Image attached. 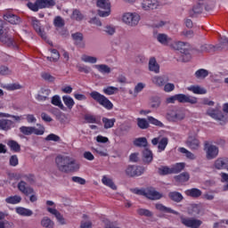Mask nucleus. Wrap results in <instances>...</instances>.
Here are the masks:
<instances>
[{
    "mask_svg": "<svg viewBox=\"0 0 228 228\" xmlns=\"http://www.w3.org/2000/svg\"><path fill=\"white\" fill-rule=\"evenodd\" d=\"M71 19L73 20L81 21V20H83V19H85V16L83 15V13H81V11H79L77 9H74L73 12L71 14Z\"/></svg>",
    "mask_w": 228,
    "mask_h": 228,
    "instance_id": "nucleus-48",
    "label": "nucleus"
},
{
    "mask_svg": "<svg viewBox=\"0 0 228 228\" xmlns=\"http://www.w3.org/2000/svg\"><path fill=\"white\" fill-rule=\"evenodd\" d=\"M145 173V168L142 166L129 165L126 169L128 177H140Z\"/></svg>",
    "mask_w": 228,
    "mask_h": 228,
    "instance_id": "nucleus-9",
    "label": "nucleus"
},
{
    "mask_svg": "<svg viewBox=\"0 0 228 228\" xmlns=\"http://www.w3.org/2000/svg\"><path fill=\"white\" fill-rule=\"evenodd\" d=\"M61 140L60 136L54 134H50L45 137L46 142H60Z\"/></svg>",
    "mask_w": 228,
    "mask_h": 228,
    "instance_id": "nucleus-63",
    "label": "nucleus"
},
{
    "mask_svg": "<svg viewBox=\"0 0 228 228\" xmlns=\"http://www.w3.org/2000/svg\"><path fill=\"white\" fill-rule=\"evenodd\" d=\"M51 102L53 104V106H58V108L61 110H65V106H63V103H61V98H60V95L53 96Z\"/></svg>",
    "mask_w": 228,
    "mask_h": 228,
    "instance_id": "nucleus-45",
    "label": "nucleus"
},
{
    "mask_svg": "<svg viewBox=\"0 0 228 228\" xmlns=\"http://www.w3.org/2000/svg\"><path fill=\"white\" fill-rule=\"evenodd\" d=\"M0 42L8 45V47H15L13 37L8 33V29L3 26V20H0Z\"/></svg>",
    "mask_w": 228,
    "mask_h": 228,
    "instance_id": "nucleus-5",
    "label": "nucleus"
},
{
    "mask_svg": "<svg viewBox=\"0 0 228 228\" xmlns=\"http://www.w3.org/2000/svg\"><path fill=\"white\" fill-rule=\"evenodd\" d=\"M215 51V45H201L200 49H198V53H213Z\"/></svg>",
    "mask_w": 228,
    "mask_h": 228,
    "instance_id": "nucleus-42",
    "label": "nucleus"
},
{
    "mask_svg": "<svg viewBox=\"0 0 228 228\" xmlns=\"http://www.w3.org/2000/svg\"><path fill=\"white\" fill-rule=\"evenodd\" d=\"M49 95H51V90L47 88H41L36 96L37 101L40 102H44L45 101H49Z\"/></svg>",
    "mask_w": 228,
    "mask_h": 228,
    "instance_id": "nucleus-19",
    "label": "nucleus"
},
{
    "mask_svg": "<svg viewBox=\"0 0 228 228\" xmlns=\"http://www.w3.org/2000/svg\"><path fill=\"white\" fill-rule=\"evenodd\" d=\"M204 151L206 152L207 159H215L218 157L220 150L215 144H209V142L206 141L204 142Z\"/></svg>",
    "mask_w": 228,
    "mask_h": 228,
    "instance_id": "nucleus-8",
    "label": "nucleus"
},
{
    "mask_svg": "<svg viewBox=\"0 0 228 228\" xmlns=\"http://www.w3.org/2000/svg\"><path fill=\"white\" fill-rule=\"evenodd\" d=\"M159 175H168L172 174V167H168L167 166H162L159 167Z\"/></svg>",
    "mask_w": 228,
    "mask_h": 228,
    "instance_id": "nucleus-52",
    "label": "nucleus"
},
{
    "mask_svg": "<svg viewBox=\"0 0 228 228\" xmlns=\"http://www.w3.org/2000/svg\"><path fill=\"white\" fill-rule=\"evenodd\" d=\"M102 121L104 125L103 126L104 129H111V127H113V126H115L117 119H115V118L110 119L108 118H102Z\"/></svg>",
    "mask_w": 228,
    "mask_h": 228,
    "instance_id": "nucleus-39",
    "label": "nucleus"
},
{
    "mask_svg": "<svg viewBox=\"0 0 228 228\" xmlns=\"http://www.w3.org/2000/svg\"><path fill=\"white\" fill-rule=\"evenodd\" d=\"M186 145L191 149V151H197L199 150V147H200V141L193 136H189L186 141Z\"/></svg>",
    "mask_w": 228,
    "mask_h": 228,
    "instance_id": "nucleus-20",
    "label": "nucleus"
},
{
    "mask_svg": "<svg viewBox=\"0 0 228 228\" xmlns=\"http://www.w3.org/2000/svg\"><path fill=\"white\" fill-rule=\"evenodd\" d=\"M208 76H209V71H208L207 69H198L195 72V77L198 79H206V77H208Z\"/></svg>",
    "mask_w": 228,
    "mask_h": 228,
    "instance_id": "nucleus-46",
    "label": "nucleus"
},
{
    "mask_svg": "<svg viewBox=\"0 0 228 228\" xmlns=\"http://www.w3.org/2000/svg\"><path fill=\"white\" fill-rule=\"evenodd\" d=\"M175 181L178 183H188L190 181V173L183 172L176 176H175Z\"/></svg>",
    "mask_w": 228,
    "mask_h": 228,
    "instance_id": "nucleus-41",
    "label": "nucleus"
},
{
    "mask_svg": "<svg viewBox=\"0 0 228 228\" xmlns=\"http://www.w3.org/2000/svg\"><path fill=\"white\" fill-rule=\"evenodd\" d=\"M55 166L57 170L62 174H70V172L79 170V164L76 159L67 155H58L55 158Z\"/></svg>",
    "mask_w": 228,
    "mask_h": 228,
    "instance_id": "nucleus-1",
    "label": "nucleus"
},
{
    "mask_svg": "<svg viewBox=\"0 0 228 228\" xmlns=\"http://www.w3.org/2000/svg\"><path fill=\"white\" fill-rule=\"evenodd\" d=\"M62 101L68 110H72V108H74V104H76L74 99L69 95L62 96Z\"/></svg>",
    "mask_w": 228,
    "mask_h": 228,
    "instance_id": "nucleus-36",
    "label": "nucleus"
},
{
    "mask_svg": "<svg viewBox=\"0 0 228 228\" xmlns=\"http://www.w3.org/2000/svg\"><path fill=\"white\" fill-rule=\"evenodd\" d=\"M204 10V4H198L193 6V8L190 11L191 17H195V15H199L202 13Z\"/></svg>",
    "mask_w": 228,
    "mask_h": 228,
    "instance_id": "nucleus-35",
    "label": "nucleus"
},
{
    "mask_svg": "<svg viewBox=\"0 0 228 228\" xmlns=\"http://www.w3.org/2000/svg\"><path fill=\"white\" fill-rule=\"evenodd\" d=\"M102 183L105 186L111 188V190H117V185H115V183H113V180L111 178H108V176L106 175L102 176Z\"/></svg>",
    "mask_w": 228,
    "mask_h": 228,
    "instance_id": "nucleus-37",
    "label": "nucleus"
},
{
    "mask_svg": "<svg viewBox=\"0 0 228 228\" xmlns=\"http://www.w3.org/2000/svg\"><path fill=\"white\" fill-rule=\"evenodd\" d=\"M155 38L159 44H161V45H170V44H172V37L165 33L157 34Z\"/></svg>",
    "mask_w": 228,
    "mask_h": 228,
    "instance_id": "nucleus-18",
    "label": "nucleus"
},
{
    "mask_svg": "<svg viewBox=\"0 0 228 228\" xmlns=\"http://www.w3.org/2000/svg\"><path fill=\"white\" fill-rule=\"evenodd\" d=\"M30 21H31V24H32L34 29L37 31V33H38V35H40L41 37H43L45 40V38H47V36L45 34L44 31H42V28L40 27V20H38L35 17H32L30 19Z\"/></svg>",
    "mask_w": 228,
    "mask_h": 228,
    "instance_id": "nucleus-21",
    "label": "nucleus"
},
{
    "mask_svg": "<svg viewBox=\"0 0 228 228\" xmlns=\"http://www.w3.org/2000/svg\"><path fill=\"white\" fill-rule=\"evenodd\" d=\"M171 47L175 49V51H180L183 54V61H190L191 60V55L190 54V45L188 43L175 41L171 44Z\"/></svg>",
    "mask_w": 228,
    "mask_h": 228,
    "instance_id": "nucleus-3",
    "label": "nucleus"
},
{
    "mask_svg": "<svg viewBox=\"0 0 228 228\" xmlns=\"http://www.w3.org/2000/svg\"><path fill=\"white\" fill-rule=\"evenodd\" d=\"M158 6H159L158 0H143L142 3V8L146 12L149 10H156Z\"/></svg>",
    "mask_w": 228,
    "mask_h": 228,
    "instance_id": "nucleus-16",
    "label": "nucleus"
},
{
    "mask_svg": "<svg viewBox=\"0 0 228 228\" xmlns=\"http://www.w3.org/2000/svg\"><path fill=\"white\" fill-rule=\"evenodd\" d=\"M7 118H13L16 122H20L21 120L20 116L0 112V131H10L12 127H15V123Z\"/></svg>",
    "mask_w": 228,
    "mask_h": 228,
    "instance_id": "nucleus-2",
    "label": "nucleus"
},
{
    "mask_svg": "<svg viewBox=\"0 0 228 228\" xmlns=\"http://www.w3.org/2000/svg\"><path fill=\"white\" fill-rule=\"evenodd\" d=\"M207 115H208V117H211V118H214V120H225V116L222 111L218 110L208 109L207 110Z\"/></svg>",
    "mask_w": 228,
    "mask_h": 228,
    "instance_id": "nucleus-17",
    "label": "nucleus"
},
{
    "mask_svg": "<svg viewBox=\"0 0 228 228\" xmlns=\"http://www.w3.org/2000/svg\"><path fill=\"white\" fill-rule=\"evenodd\" d=\"M178 151L182 154H185V157L187 158V159H191V160L197 159V156H195V154H193L191 151L186 150V148L182 147V148H179Z\"/></svg>",
    "mask_w": 228,
    "mask_h": 228,
    "instance_id": "nucleus-44",
    "label": "nucleus"
},
{
    "mask_svg": "<svg viewBox=\"0 0 228 228\" xmlns=\"http://www.w3.org/2000/svg\"><path fill=\"white\" fill-rule=\"evenodd\" d=\"M185 167V163H176L175 166L171 167V172L172 174H179L184 170Z\"/></svg>",
    "mask_w": 228,
    "mask_h": 228,
    "instance_id": "nucleus-43",
    "label": "nucleus"
},
{
    "mask_svg": "<svg viewBox=\"0 0 228 228\" xmlns=\"http://www.w3.org/2000/svg\"><path fill=\"white\" fill-rule=\"evenodd\" d=\"M134 145H135V147H147V145H148L147 138H145V137L136 138L134 141Z\"/></svg>",
    "mask_w": 228,
    "mask_h": 228,
    "instance_id": "nucleus-47",
    "label": "nucleus"
},
{
    "mask_svg": "<svg viewBox=\"0 0 228 228\" xmlns=\"http://www.w3.org/2000/svg\"><path fill=\"white\" fill-rule=\"evenodd\" d=\"M76 45H79V47H85V44L83 42V35L80 32H77L71 35Z\"/></svg>",
    "mask_w": 228,
    "mask_h": 228,
    "instance_id": "nucleus-30",
    "label": "nucleus"
},
{
    "mask_svg": "<svg viewBox=\"0 0 228 228\" xmlns=\"http://www.w3.org/2000/svg\"><path fill=\"white\" fill-rule=\"evenodd\" d=\"M156 209H158V211H161L162 213H170L171 215H179V212L172 209L171 208L166 207L161 203H157L155 205Z\"/></svg>",
    "mask_w": 228,
    "mask_h": 228,
    "instance_id": "nucleus-25",
    "label": "nucleus"
},
{
    "mask_svg": "<svg viewBox=\"0 0 228 228\" xmlns=\"http://www.w3.org/2000/svg\"><path fill=\"white\" fill-rule=\"evenodd\" d=\"M27 6L32 12H38L40 10V4H38V0H36L35 3L28 2Z\"/></svg>",
    "mask_w": 228,
    "mask_h": 228,
    "instance_id": "nucleus-58",
    "label": "nucleus"
},
{
    "mask_svg": "<svg viewBox=\"0 0 228 228\" xmlns=\"http://www.w3.org/2000/svg\"><path fill=\"white\" fill-rule=\"evenodd\" d=\"M12 74V69L8 66H0V75L1 76H10Z\"/></svg>",
    "mask_w": 228,
    "mask_h": 228,
    "instance_id": "nucleus-62",
    "label": "nucleus"
},
{
    "mask_svg": "<svg viewBox=\"0 0 228 228\" xmlns=\"http://www.w3.org/2000/svg\"><path fill=\"white\" fill-rule=\"evenodd\" d=\"M18 190L27 197L30 195V202H37V200H38V198L37 197V195H35V190H33L32 187L28 186V183L25 181L21 180L18 183Z\"/></svg>",
    "mask_w": 228,
    "mask_h": 228,
    "instance_id": "nucleus-6",
    "label": "nucleus"
},
{
    "mask_svg": "<svg viewBox=\"0 0 228 228\" xmlns=\"http://www.w3.org/2000/svg\"><path fill=\"white\" fill-rule=\"evenodd\" d=\"M228 167V158H219L215 161V168L217 170H226Z\"/></svg>",
    "mask_w": 228,
    "mask_h": 228,
    "instance_id": "nucleus-22",
    "label": "nucleus"
},
{
    "mask_svg": "<svg viewBox=\"0 0 228 228\" xmlns=\"http://www.w3.org/2000/svg\"><path fill=\"white\" fill-rule=\"evenodd\" d=\"M180 220L185 227L200 228L202 225V221L200 219L181 216Z\"/></svg>",
    "mask_w": 228,
    "mask_h": 228,
    "instance_id": "nucleus-11",
    "label": "nucleus"
},
{
    "mask_svg": "<svg viewBox=\"0 0 228 228\" xmlns=\"http://www.w3.org/2000/svg\"><path fill=\"white\" fill-rule=\"evenodd\" d=\"M152 145H158L159 152H163L168 145V138L164 137L159 141V137H155L151 140Z\"/></svg>",
    "mask_w": 228,
    "mask_h": 228,
    "instance_id": "nucleus-13",
    "label": "nucleus"
},
{
    "mask_svg": "<svg viewBox=\"0 0 228 228\" xmlns=\"http://www.w3.org/2000/svg\"><path fill=\"white\" fill-rule=\"evenodd\" d=\"M53 25L57 28H63L65 26V20L61 16H56L53 20Z\"/></svg>",
    "mask_w": 228,
    "mask_h": 228,
    "instance_id": "nucleus-49",
    "label": "nucleus"
},
{
    "mask_svg": "<svg viewBox=\"0 0 228 228\" xmlns=\"http://www.w3.org/2000/svg\"><path fill=\"white\" fill-rule=\"evenodd\" d=\"M122 22L126 24V26L134 28L140 22V15L136 12H125L122 15Z\"/></svg>",
    "mask_w": 228,
    "mask_h": 228,
    "instance_id": "nucleus-7",
    "label": "nucleus"
},
{
    "mask_svg": "<svg viewBox=\"0 0 228 228\" xmlns=\"http://www.w3.org/2000/svg\"><path fill=\"white\" fill-rule=\"evenodd\" d=\"M148 121L150 122V124H152L153 126H157L158 127H163L164 126L161 121L156 119L152 116L148 117Z\"/></svg>",
    "mask_w": 228,
    "mask_h": 228,
    "instance_id": "nucleus-61",
    "label": "nucleus"
},
{
    "mask_svg": "<svg viewBox=\"0 0 228 228\" xmlns=\"http://www.w3.org/2000/svg\"><path fill=\"white\" fill-rule=\"evenodd\" d=\"M152 83L157 86H165L168 81H170V77L168 75L155 76L152 77Z\"/></svg>",
    "mask_w": 228,
    "mask_h": 228,
    "instance_id": "nucleus-15",
    "label": "nucleus"
},
{
    "mask_svg": "<svg viewBox=\"0 0 228 228\" xmlns=\"http://www.w3.org/2000/svg\"><path fill=\"white\" fill-rule=\"evenodd\" d=\"M184 118V113L175 112L171 115V120L177 122V120H183Z\"/></svg>",
    "mask_w": 228,
    "mask_h": 228,
    "instance_id": "nucleus-60",
    "label": "nucleus"
},
{
    "mask_svg": "<svg viewBox=\"0 0 228 228\" xmlns=\"http://www.w3.org/2000/svg\"><path fill=\"white\" fill-rule=\"evenodd\" d=\"M8 145L14 152H20V144L16 141H9Z\"/></svg>",
    "mask_w": 228,
    "mask_h": 228,
    "instance_id": "nucleus-53",
    "label": "nucleus"
},
{
    "mask_svg": "<svg viewBox=\"0 0 228 228\" xmlns=\"http://www.w3.org/2000/svg\"><path fill=\"white\" fill-rule=\"evenodd\" d=\"M37 4H39L40 10L43 8H53L56 4L54 0H37Z\"/></svg>",
    "mask_w": 228,
    "mask_h": 228,
    "instance_id": "nucleus-28",
    "label": "nucleus"
},
{
    "mask_svg": "<svg viewBox=\"0 0 228 228\" xmlns=\"http://www.w3.org/2000/svg\"><path fill=\"white\" fill-rule=\"evenodd\" d=\"M188 197H192V199H199L202 195V191L197 188L189 189L185 191Z\"/></svg>",
    "mask_w": 228,
    "mask_h": 228,
    "instance_id": "nucleus-29",
    "label": "nucleus"
},
{
    "mask_svg": "<svg viewBox=\"0 0 228 228\" xmlns=\"http://www.w3.org/2000/svg\"><path fill=\"white\" fill-rule=\"evenodd\" d=\"M22 179L27 181L28 184H35V175H23Z\"/></svg>",
    "mask_w": 228,
    "mask_h": 228,
    "instance_id": "nucleus-64",
    "label": "nucleus"
},
{
    "mask_svg": "<svg viewBox=\"0 0 228 228\" xmlns=\"http://www.w3.org/2000/svg\"><path fill=\"white\" fill-rule=\"evenodd\" d=\"M4 20L10 22V24H20V17L12 12H6L4 14Z\"/></svg>",
    "mask_w": 228,
    "mask_h": 228,
    "instance_id": "nucleus-23",
    "label": "nucleus"
},
{
    "mask_svg": "<svg viewBox=\"0 0 228 228\" xmlns=\"http://www.w3.org/2000/svg\"><path fill=\"white\" fill-rule=\"evenodd\" d=\"M149 70L155 72V74H159V64H158L154 57L151 58L149 61Z\"/></svg>",
    "mask_w": 228,
    "mask_h": 228,
    "instance_id": "nucleus-27",
    "label": "nucleus"
},
{
    "mask_svg": "<svg viewBox=\"0 0 228 228\" xmlns=\"http://www.w3.org/2000/svg\"><path fill=\"white\" fill-rule=\"evenodd\" d=\"M6 204H20L22 202V197L19 195L10 196L5 199Z\"/></svg>",
    "mask_w": 228,
    "mask_h": 228,
    "instance_id": "nucleus-34",
    "label": "nucleus"
},
{
    "mask_svg": "<svg viewBox=\"0 0 228 228\" xmlns=\"http://www.w3.org/2000/svg\"><path fill=\"white\" fill-rule=\"evenodd\" d=\"M77 69L78 72H84V74H90L92 72V68L84 64H78Z\"/></svg>",
    "mask_w": 228,
    "mask_h": 228,
    "instance_id": "nucleus-57",
    "label": "nucleus"
},
{
    "mask_svg": "<svg viewBox=\"0 0 228 228\" xmlns=\"http://www.w3.org/2000/svg\"><path fill=\"white\" fill-rule=\"evenodd\" d=\"M51 53L53 56L46 57V60H48L49 61H58V60H60V53L58 52V50L52 49Z\"/></svg>",
    "mask_w": 228,
    "mask_h": 228,
    "instance_id": "nucleus-55",
    "label": "nucleus"
},
{
    "mask_svg": "<svg viewBox=\"0 0 228 228\" xmlns=\"http://www.w3.org/2000/svg\"><path fill=\"white\" fill-rule=\"evenodd\" d=\"M41 226L45 228H54V222L48 216H45L41 219Z\"/></svg>",
    "mask_w": 228,
    "mask_h": 228,
    "instance_id": "nucleus-40",
    "label": "nucleus"
},
{
    "mask_svg": "<svg viewBox=\"0 0 228 228\" xmlns=\"http://www.w3.org/2000/svg\"><path fill=\"white\" fill-rule=\"evenodd\" d=\"M20 131L24 134L25 136H31V134H37V136H42L45 133L44 126H41L40 129L35 127V126H20Z\"/></svg>",
    "mask_w": 228,
    "mask_h": 228,
    "instance_id": "nucleus-10",
    "label": "nucleus"
},
{
    "mask_svg": "<svg viewBox=\"0 0 228 228\" xmlns=\"http://www.w3.org/2000/svg\"><path fill=\"white\" fill-rule=\"evenodd\" d=\"M81 60L85 63H93L94 64L97 61V57L84 54V55H82Z\"/></svg>",
    "mask_w": 228,
    "mask_h": 228,
    "instance_id": "nucleus-54",
    "label": "nucleus"
},
{
    "mask_svg": "<svg viewBox=\"0 0 228 228\" xmlns=\"http://www.w3.org/2000/svg\"><path fill=\"white\" fill-rule=\"evenodd\" d=\"M137 126L140 129H149V121L145 118H137Z\"/></svg>",
    "mask_w": 228,
    "mask_h": 228,
    "instance_id": "nucleus-50",
    "label": "nucleus"
},
{
    "mask_svg": "<svg viewBox=\"0 0 228 228\" xmlns=\"http://www.w3.org/2000/svg\"><path fill=\"white\" fill-rule=\"evenodd\" d=\"M90 97L94 99L100 106L105 108V110H113V103L110 101L104 94L97 91H93L90 93Z\"/></svg>",
    "mask_w": 228,
    "mask_h": 228,
    "instance_id": "nucleus-4",
    "label": "nucleus"
},
{
    "mask_svg": "<svg viewBox=\"0 0 228 228\" xmlns=\"http://www.w3.org/2000/svg\"><path fill=\"white\" fill-rule=\"evenodd\" d=\"M96 6L102 10H111V3L110 0H97Z\"/></svg>",
    "mask_w": 228,
    "mask_h": 228,
    "instance_id": "nucleus-31",
    "label": "nucleus"
},
{
    "mask_svg": "<svg viewBox=\"0 0 228 228\" xmlns=\"http://www.w3.org/2000/svg\"><path fill=\"white\" fill-rule=\"evenodd\" d=\"M168 198L173 200V202H181L184 197H183V194L181 192L177 191H171L168 193Z\"/></svg>",
    "mask_w": 228,
    "mask_h": 228,
    "instance_id": "nucleus-33",
    "label": "nucleus"
},
{
    "mask_svg": "<svg viewBox=\"0 0 228 228\" xmlns=\"http://www.w3.org/2000/svg\"><path fill=\"white\" fill-rule=\"evenodd\" d=\"M116 92H118V88L115 86L103 88V94H105V95H115Z\"/></svg>",
    "mask_w": 228,
    "mask_h": 228,
    "instance_id": "nucleus-56",
    "label": "nucleus"
},
{
    "mask_svg": "<svg viewBox=\"0 0 228 228\" xmlns=\"http://www.w3.org/2000/svg\"><path fill=\"white\" fill-rule=\"evenodd\" d=\"M15 211L20 216H33V210L24 207H17Z\"/></svg>",
    "mask_w": 228,
    "mask_h": 228,
    "instance_id": "nucleus-26",
    "label": "nucleus"
},
{
    "mask_svg": "<svg viewBox=\"0 0 228 228\" xmlns=\"http://www.w3.org/2000/svg\"><path fill=\"white\" fill-rule=\"evenodd\" d=\"M150 106L153 110H158L161 106V99L158 96H153L150 99Z\"/></svg>",
    "mask_w": 228,
    "mask_h": 228,
    "instance_id": "nucleus-38",
    "label": "nucleus"
},
{
    "mask_svg": "<svg viewBox=\"0 0 228 228\" xmlns=\"http://www.w3.org/2000/svg\"><path fill=\"white\" fill-rule=\"evenodd\" d=\"M189 90L191 92H192L193 94H206V89H204V88H202L200 86H191L189 88Z\"/></svg>",
    "mask_w": 228,
    "mask_h": 228,
    "instance_id": "nucleus-59",
    "label": "nucleus"
},
{
    "mask_svg": "<svg viewBox=\"0 0 228 228\" xmlns=\"http://www.w3.org/2000/svg\"><path fill=\"white\" fill-rule=\"evenodd\" d=\"M176 101L184 104L188 102L189 104H197L198 100L197 97L191 96L190 94H176Z\"/></svg>",
    "mask_w": 228,
    "mask_h": 228,
    "instance_id": "nucleus-12",
    "label": "nucleus"
},
{
    "mask_svg": "<svg viewBox=\"0 0 228 228\" xmlns=\"http://www.w3.org/2000/svg\"><path fill=\"white\" fill-rule=\"evenodd\" d=\"M137 213L138 215H140V216H147L148 218H151V216H153V213L147 209V208H139L137 209Z\"/></svg>",
    "mask_w": 228,
    "mask_h": 228,
    "instance_id": "nucleus-51",
    "label": "nucleus"
},
{
    "mask_svg": "<svg viewBox=\"0 0 228 228\" xmlns=\"http://www.w3.org/2000/svg\"><path fill=\"white\" fill-rule=\"evenodd\" d=\"M146 199H150V200H159V199L163 198V194L157 191L152 187L146 188Z\"/></svg>",
    "mask_w": 228,
    "mask_h": 228,
    "instance_id": "nucleus-14",
    "label": "nucleus"
},
{
    "mask_svg": "<svg viewBox=\"0 0 228 228\" xmlns=\"http://www.w3.org/2000/svg\"><path fill=\"white\" fill-rule=\"evenodd\" d=\"M154 159L152 151L149 149H145L142 151V161L145 165H151L152 163V160Z\"/></svg>",
    "mask_w": 228,
    "mask_h": 228,
    "instance_id": "nucleus-24",
    "label": "nucleus"
},
{
    "mask_svg": "<svg viewBox=\"0 0 228 228\" xmlns=\"http://www.w3.org/2000/svg\"><path fill=\"white\" fill-rule=\"evenodd\" d=\"M94 69H97L98 72H101V74L111 73V68L106 64H96L94 65Z\"/></svg>",
    "mask_w": 228,
    "mask_h": 228,
    "instance_id": "nucleus-32",
    "label": "nucleus"
}]
</instances>
